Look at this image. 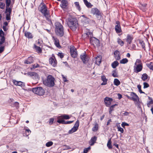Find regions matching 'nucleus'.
I'll return each instance as SVG.
<instances>
[{
  "mask_svg": "<svg viewBox=\"0 0 153 153\" xmlns=\"http://www.w3.org/2000/svg\"><path fill=\"white\" fill-rule=\"evenodd\" d=\"M39 10L47 20L49 22H51L50 10L48 9L47 6L44 3L42 2L40 4L39 6Z\"/></svg>",
  "mask_w": 153,
  "mask_h": 153,
  "instance_id": "f257e3e1",
  "label": "nucleus"
},
{
  "mask_svg": "<svg viewBox=\"0 0 153 153\" xmlns=\"http://www.w3.org/2000/svg\"><path fill=\"white\" fill-rule=\"evenodd\" d=\"M39 10L47 20L49 22H51L50 10L48 9L47 6L44 3L42 2L40 4L39 6Z\"/></svg>",
  "mask_w": 153,
  "mask_h": 153,
  "instance_id": "f03ea898",
  "label": "nucleus"
},
{
  "mask_svg": "<svg viewBox=\"0 0 153 153\" xmlns=\"http://www.w3.org/2000/svg\"><path fill=\"white\" fill-rule=\"evenodd\" d=\"M67 25L71 30L75 31L78 26V21L75 18H69L68 19Z\"/></svg>",
  "mask_w": 153,
  "mask_h": 153,
  "instance_id": "7ed1b4c3",
  "label": "nucleus"
},
{
  "mask_svg": "<svg viewBox=\"0 0 153 153\" xmlns=\"http://www.w3.org/2000/svg\"><path fill=\"white\" fill-rule=\"evenodd\" d=\"M55 32L56 34L62 37L64 34V28L62 24L59 22H56L54 24Z\"/></svg>",
  "mask_w": 153,
  "mask_h": 153,
  "instance_id": "20e7f679",
  "label": "nucleus"
},
{
  "mask_svg": "<svg viewBox=\"0 0 153 153\" xmlns=\"http://www.w3.org/2000/svg\"><path fill=\"white\" fill-rule=\"evenodd\" d=\"M55 78L52 75H49L48 76L46 79L43 80V84L49 87H52L55 85Z\"/></svg>",
  "mask_w": 153,
  "mask_h": 153,
  "instance_id": "39448f33",
  "label": "nucleus"
},
{
  "mask_svg": "<svg viewBox=\"0 0 153 153\" xmlns=\"http://www.w3.org/2000/svg\"><path fill=\"white\" fill-rule=\"evenodd\" d=\"M143 68V64L140 59H137L134 66V71L137 73L140 72Z\"/></svg>",
  "mask_w": 153,
  "mask_h": 153,
  "instance_id": "423d86ee",
  "label": "nucleus"
},
{
  "mask_svg": "<svg viewBox=\"0 0 153 153\" xmlns=\"http://www.w3.org/2000/svg\"><path fill=\"white\" fill-rule=\"evenodd\" d=\"M32 91L34 94L39 96H43L45 92V90L41 87H36L32 88Z\"/></svg>",
  "mask_w": 153,
  "mask_h": 153,
  "instance_id": "0eeeda50",
  "label": "nucleus"
},
{
  "mask_svg": "<svg viewBox=\"0 0 153 153\" xmlns=\"http://www.w3.org/2000/svg\"><path fill=\"white\" fill-rule=\"evenodd\" d=\"M90 13L93 15H95L96 17L99 19L102 17V13L97 8H93L91 9Z\"/></svg>",
  "mask_w": 153,
  "mask_h": 153,
  "instance_id": "6e6552de",
  "label": "nucleus"
},
{
  "mask_svg": "<svg viewBox=\"0 0 153 153\" xmlns=\"http://www.w3.org/2000/svg\"><path fill=\"white\" fill-rule=\"evenodd\" d=\"M70 52L71 56L73 58H76L78 55V53L76 49L73 45L70 46Z\"/></svg>",
  "mask_w": 153,
  "mask_h": 153,
  "instance_id": "1a4fd4ad",
  "label": "nucleus"
},
{
  "mask_svg": "<svg viewBox=\"0 0 153 153\" xmlns=\"http://www.w3.org/2000/svg\"><path fill=\"white\" fill-rule=\"evenodd\" d=\"M90 43L95 47L96 46H100V41L99 40L93 37L90 39Z\"/></svg>",
  "mask_w": 153,
  "mask_h": 153,
  "instance_id": "9d476101",
  "label": "nucleus"
},
{
  "mask_svg": "<svg viewBox=\"0 0 153 153\" xmlns=\"http://www.w3.org/2000/svg\"><path fill=\"white\" fill-rule=\"evenodd\" d=\"M68 2L67 0H62L61 1V4L60 5L61 8L63 10H65L68 9Z\"/></svg>",
  "mask_w": 153,
  "mask_h": 153,
  "instance_id": "9b49d317",
  "label": "nucleus"
},
{
  "mask_svg": "<svg viewBox=\"0 0 153 153\" xmlns=\"http://www.w3.org/2000/svg\"><path fill=\"white\" fill-rule=\"evenodd\" d=\"M49 63L53 67H55L57 65V62L53 54H52V56L49 59Z\"/></svg>",
  "mask_w": 153,
  "mask_h": 153,
  "instance_id": "f8f14e48",
  "label": "nucleus"
},
{
  "mask_svg": "<svg viewBox=\"0 0 153 153\" xmlns=\"http://www.w3.org/2000/svg\"><path fill=\"white\" fill-rule=\"evenodd\" d=\"M116 25L115 27V30L117 33H119L122 32L120 23L118 21H117L116 22Z\"/></svg>",
  "mask_w": 153,
  "mask_h": 153,
  "instance_id": "ddd939ff",
  "label": "nucleus"
},
{
  "mask_svg": "<svg viewBox=\"0 0 153 153\" xmlns=\"http://www.w3.org/2000/svg\"><path fill=\"white\" fill-rule=\"evenodd\" d=\"M4 36V33L2 29H1L0 30V45H1L5 42V38Z\"/></svg>",
  "mask_w": 153,
  "mask_h": 153,
  "instance_id": "4468645a",
  "label": "nucleus"
},
{
  "mask_svg": "<svg viewBox=\"0 0 153 153\" xmlns=\"http://www.w3.org/2000/svg\"><path fill=\"white\" fill-rule=\"evenodd\" d=\"M113 100V99L108 97H105L104 99V102L107 107H109Z\"/></svg>",
  "mask_w": 153,
  "mask_h": 153,
  "instance_id": "2eb2a0df",
  "label": "nucleus"
},
{
  "mask_svg": "<svg viewBox=\"0 0 153 153\" xmlns=\"http://www.w3.org/2000/svg\"><path fill=\"white\" fill-rule=\"evenodd\" d=\"M147 4L146 3H140L139 4V7L143 12H145L147 10Z\"/></svg>",
  "mask_w": 153,
  "mask_h": 153,
  "instance_id": "dca6fc26",
  "label": "nucleus"
},
{
  "mask_svg": "<svg viewBox=\"0 0 153 153\" xmlns=\"http://www.w3.org/2000/svg\"><path fill=\"white\" fill-rule=\"evenodd\" d=\"M27 74L33 79H38L39 77L38 74L34 72H30L28 73Z\"/></svg>",
  "mask_w": 153,
  "mask_h": 153,
  "instance_id": "f3484780",
  "label": "nucleus"
},
{
  "mask_svg": "<svg viewBox=\"0 0 153 153\" xmlns=\"http://www.w3.org/2000/svg\"><path fill=\"white\" fill-rule=\"evenodd\" d=\"M70 117L68 115L64 114L61 116H59L57 117V120H68L70 118Z\"/></svg>",
  "mask_w": 153,
  "mask_h": 153,
  "instance_id": "a211bd4d",
  "label": "nucleus"
},
{
  "mask_svg": "<svg viewBox=\"0 0 153 153\" xmlns=\"http://www.w3.org/2000/svg\"><path fill=\"white\" fill-rule=\"evenodd\" d=\"M126 39L127 42V44H131L132 41L133 39V36L130 34H128Z\"/></svg>",
  "mask_w": 153,
  "mask_h": 153,
  "instance_id": "6ab92c4d",
  "label": "nucleus"
},
{
  "mask_svg": "<svg viewBox=\"0 0 153 153\" xmlns=\"http://www.w3.org/2000/svg\"><path fill=\"white\" fill-rule=\"evenodd\" d=\"M97 140V137L95 136H94L91 138L90 140L89 141V143L91 146H93L96 142Z\"/></svg>",
  "mask_w": 153,
  "mask_h": 153,
  "instance_id": "aec40b11",
  "label": "nucleus"
},
{
  "mask_svg": "<svg viewBox=\"0 0 153 153\" xmlns=\"http://www.w3.org/2000/svg\"><path fill=\"white\" fill-rule=\"evenodd\" d=\"M73 121H65L64 120H57V122L59 124H69L72 123L73 122Z\"/></svg>",
  "mask_w": 153,
  "mask_h": 153,
  "instance_id": "412c9836",
  "label": "nucleus"
},
{
  "mask_svg": "<svg viewBox=\"0 0 153 153\" xmlns=\"http://www.w3.org/2000/svg\"><path fill=\"white\" fill-rule=\"evenodd\" d=\"M95 63L97 65H99L100 64L102 59V57L100 55H99L96 57L95 59Z\"/></svg>",
  "mask_w": 153,
  "mask_h": 153,
  "instance_id": "4be33fe9",
  "label": "nucleus"
},
{
  "mask_svg": "<svg viewBox=\"0 0 153 153\" xmlns=\"http://www.w3.org/2000/svg\"><path fill=\"white\" fill-rule=\"evenodd\" d=\"M53 39H54V43L55 46L58 48H61V46L60 45L59 40L58 39L54 37H53Z\"/></svg>",
  "mask_w": 153,
  "mask_h": 153,
  "instance_id": "5701e85b",
  "label": "nucleus"
},
{
  "mask_svg": "<svg viewBox=\"0 0 153 153\" xmlns=\"http://www.w3.org/2000/svg\"><path fill=\"white\" fill-rule=\"evenodd\" d=\"M33 57L32 56H29L28 58L26 60L24 63L26 64H30L32 63L33 62Z\"/></svg>",
  "mask_w": 153,
  "mask_h": 153,
  "instance_id": "b1692460",
  "label": "nucleus"
},
{
  "mask_svg": "<svg viewBox=\"0 0 153 153\" xmlns=\"http://www.w3.org/2000/svg\"><path fill=\"white\" fill-rule=\"evenodd\" d=\"M33 48L36 50V52L38 53H42V50L39 46H37L36 45H34Z\"/></svg>",
  "mask_w": 153,
  "mask_h": 153,
  "instance_id": "393cba45",
  "label": "nucleus"
},
{
  "mask_svg": "<svg viewBox=\"0 0 153 153\" xmlns=\"http://www.w3.org/2000/svg\"><path fill=\"white\" fill-rule=\"evenodd\" d=\"M13 84L16 85L20 86L21 87H23L25 85L24 83L21 81H17L13 80Z\"/></svg>",
  "mask_w": 153,
  "mask_h": 153,
  "instance_id": "a878e982",
  "label": "nucleus"
},
{
  "mask_svg": "<svg viewBox=\"0 0 153 153\" xmlns=\"http://www.w3.org/2000/svg\"><path fill=\"white\" fill-rule=\"evenodd\" d=\"M80 58L84 63H85L86 61L88 60L85 52L84 54L81 55Z\"/></svg>",
  "mask_w": 153,
  "mask_h": 153,
  "instance_id": "bb28decb",
  "label": "nucleus"
},
{
  "mask_svg": "<svg viewBox=\"0 0 153 153\" xmlns=\"http://www.w3.org/2000/svg\"><path fill=\"white\" fill-rule=\"evenodd\" d=\"M130 96H131V100L133 101L135 100V99H137L139 97L134 92L130 93Z\"/></svg>",
  "mask_w": 153,
  "mask_h": 153,
  "instance_id": "cd10ccee",
  "label": "nucleus"
},
{
  "mask_svg": "<svg viewBox=\"0 0 153 153\" xmlns=\"http://www.w3.org/2000/svg\"><path fill=\"white\" fill-rule=\"evenodd\" d=\"M114 55L116 60H119L120 59V53L118 51L116 50L114 52Z\"/></svg>",
  "mask_w": 153,
  "mask_h": 153,
  "instance_id": "c85d7f7f",
  "label": "nucleus"
},
{
  "mask_svg": "<svg viewBox=\"0 0 153 153\" xmlns=\"http://www.w3.org/2000/svg\"><path fill=\"white\" fill-rule=\"evenodd\" d=\"M101 78V80L103 81V82L101 84V85H106L108 79L106 78L105 76L104 75L102 76Z\"/></svg>",
  "mask_w": 153,
  "mask_h": 153,
  "instance_id": "c756f323",
  "label": "nucleus"
},
{
  "mask_svg": "<svg viewBox=\"0 0 153 153\" xmlns=\"http://www.w3.org/2000/svg\"><path fill=\"white\" fill-rule=\"evenodd\" d=\"M85 33L87 36H88V38L90 40V39L91 38H92L93 36V33L90 31L89 30H87L85 32Z\"/></svg>",
  "mask_w": 153,
  "mask_h": 153,
  "instance_id": "7c9ffc66",
  "label": "nucleus"
},
{
  "mask_svg": "<svg viewBox=\"0 0 153 153\" xmlns=\"http://www.w3.org/2000/svg\"><path fill=\"white\" fill-rule=\"evenodd\" d=\"M25 36L28 39H32L33 36L32 34L29 32L26 31L25 33Z\"/></svg>",
  "mask_w": 153,
  "mask_h": 153,
  "instance_id": "2f4dec72",
  "label": "nucleus"
},
{
  "mask_svg": "<svg viewBox=\"0 0 153 153\" xmlns=\"http://www.w3.org/2000/svg\"><path fill=\"white\" fill-rule=\"evenodd\" d=\"M134 102L135 104L137 105L138 107H140L141 106V102L140 101V98L139 97L135 99V100H134Z\"/></svg>",
  "mask_w": 153,
  "mask_h": 153,
  "instance_id": "473e14b6",
  "label": "nucleus"
},
{
  "mask_svg": "<svg viewBox=\"0 0 153 153\" xmlns=\"http://www.w3.org/2000/svg\"><path fill=\"white\" fill-rule=\"evenodd\" d=\"M139 43L141 45L142 48L144 50H146L145 44L144 41L142 40H139Z\"/></svg>",
  "mask_w": 153,
  "mask_h": 153,
  "instance_id": "72a5a7b5",
  "label": "nucleus"
},
{
  "mask_svg": "<svg viewBox=\"0 0 153 153\" xmlns=\"http://www.w3.org/2000/svg\"><path fill=\"white\" fill-rule=\"evenodd\" d=\"M111 138H110L108 141L107 143V146L109 149H111L112 148V146L111 145Z\"/></svg>",
  "mask_w": 153,
  "mask_h": 153,
  "instance_id": "f704fd0d",
  "label": "nucleus"
},
{
  "mask_svg": "<svg viewBox=\"0 0 153 153\" xmlns=\"http://www.w3.org/2000/svg\"><path fill=\"white\" fill-rule=\"evenodd\" d=\"M148 76L146 73H144L142 75L141 78L144 81H145L147 79Z\"/></svg>",
  "mask_w": 153,
  "mask_h": 153,
  "instance_id": "c9c22d12",
  "label": "nucleus"
},
{
  "mask_svg": "<svg viewBox=\"0 0 153 153\" xmlns=\"http://www.w3.org/2000/svg\"><path fill=\"white\" fill-rule=\"evenodd\" d=\"M117 42L118 44L121 46H123L124 44V42L119 38H117Z\"/></svg>",
  "mask_w": 153,
  "mask_h": 153,
  "instance_id": "e433bc0d",
  "label": "nucleus"
},
{
  "mask_svg": "<svg viewBox=\"0 0 153 153\" xmlns=\"http://www.w3.org/2000/svg\"><path fill=\"white\" fill-rule=\"evenodd\" d=\"M31 132L30 131L29 129H26L25 130V132L23 133L24 136H28Z\"/></svg>",
  "mask_w": 153,
  "mask_h": 153,
  "instance_id": "4c0bfd02",
  "label": "nucleus"
},
{
  "mask_svg": "<svg viewBox=\"0 0 153 153\" xmlns=\"http://www.w3.org/2000/svg\"><path fill=\"white\" fill-rule=\"evenodd\" d=\"M118 65L119 63L117 61H114L111 64L112 67L114 68H115Z\"/></svg>",
  "mask_w": 153,
  "mask_h": 153,
  "instance_id": "58836bf2",
  "label": "nucleus"
},
{
  "mask_svg": "<svg viewBox=\"0 0 153 153\" xmlns=\"http://www.w3.org/2000/svg\"><path fill=\"white\" fill-rule=\"evenodd\" d=\"M114 85L116 86H118L120 84V82L118 79L115 78L114 81Z\"/></svg>",
  "mask_w": 153,
  "mask_h": 153,
  "instance_id": "ea45409f",
  "label": "nucleus"
},
{
  "mask_svg": "<svg viewBox=\"0 0 153 153\" xmlns=\"http://www.w3.org/2000/svg\"><path fill=\"white\" fill-rule=\"evenodd\" d=\"M85 4L86 6L88 8H91L93 5L91 4V3L88 2L87 1L84 3Z\"/></svg>",
  "mask_w": 153,
  "mask_h": 153,
  "instance_id": "a19ab883",
  "label": "nucleus"
},
{
  "mask_svg": "<svg viewBox=\"0 0 153 153\" xmlns=\"http://www.w3.org/2000/svg\"><path fill=\"white\" fill-rule=\"evenodd\" d=\"M147 66L150 70H153V62L147 64Z\"/></svg>",
  "mask_w": 153,
  "mask_h": 153,
  "instance_id": "79ce46f5",
  "label": "nucleus"
},
{
  "mask_svg": "<svg viewBox=\"0 0 153 153\" xmlns=\"http://www.w3.org/2000/svg\"><path fill=\"white\" fill-rule=\"evenodd\" d=\"M19 103L17 102H14L13 104H12L11 106L12 107H15L16 108H18L19 107Z\"/></svg>",
  "mask_w": 153,
  "mask_h": 153,
  "instance_id": "37998d69",
  "label": "nucleus"
},
{
  "mask_svg": "<svg viewBox=\"0 0 153 153\" xmlns=\"http://www.w3.org/2000/svg\"><path fill=\"white\" fill-rule=\"evenodd\" d=\"M112 76L114 77H117L118 76V75L116 71V69L114 70L112 72Z\"/></svg>",
  "mask_w": 153,
  "mask_h": 153,
  "instance_id": "c03bdc74",
  "label": "nucleus"
},
{
  "mask_svg": "<svg viewBox=\"0 0 153 153\" xmlns=\"http://www.w3.org/2000/svg\"><path fill=\"white\" fill-rule=\"evenodd\" d=\"M128 62V59L126 58H124L120 61V63L125 64Z\"/></svg>",
  "mask_w": 153,
  "mask_h": 153,
  "instance_id": "a18cd8bd",
  "label": "nucleus"
},
{
  "mask_svg": "<svg viewBox=\"0 0 153 153\" xmlns=\"http://www.w3.org/2000/svg\"><path fill=\"white\" fill-rule=\"evenodd\" d=\"M82 38L85 41L88 40L89 39L88 36L85 34V33H84L82 36Z\"/></svg>",
  "mask_w": 153,
  "mask_h": 153,
  "instance_id": "49530a36",
  "label": "nucleus"
},
{
  "mask_svg": "<svg viewBox=\"0 0 153 153\" xmlns=\"http://www.w3.org/2000/svg\"><path fill=\"white\" fill-rule=\"evenodd\" d=\"M74 4L77 9L80 11L81 10V8L79 2H76L74 3Z\"/></svg>",
  "mask_w": 153,
  "mask_h": 153,
  "instance_id": "de8ad7c7",
  "label": "nucleus"
},
{
  "mask_svg": "<svg viewBox=\"0 0 153 153\" xmlns=\"http://www.w3.org/2000/svg\"><path fill=\"white\" fill-rule=\"evenodd\" d=\"M79 126V121L78 120H77L76 122L74 127V128L78 129V127Z\"/></svg>",
  "mask_w": 153,
  "mask_h": 153,
  "instance_id": "09e8293b",
  "label": "nucleus"
},
{
  "mask_svg": "<svg viewBox=\"0 0 153 153\" xmlns=\"http://www.w3.org/2000/svg\"><path fill=\"white\" fill-rule=\"evenodd\" d=\"M117 105L116 104L115 105H112L111 107H110L109 110V113L110 114H111L112 112L114 110V108L115 105Z\"/></svg>",
  "mask_w": 153,
  "mask_h": 153,
  "instance_id": "8fccbe9b",
  "label": "nucleus"
},
{
  "mask_svg": "<svg viewBox=\"0 0 153 153\" xmlns=\"http://www.w3.org/2000/svg\"><path fill=\"white\" fill-rule=\"evenodd\" d=\"M98 124L96 123L94 126L92 128V131H96L98 130Z\"/></svg>",
  "mask_w": 153,
  "mask_h": 153,
  "instance_id": "3c124183",
  "label": "nucleus"
},
{
  "mask_svg": "<svg viewBox=\"0 0 153 153\" xmlns=\"http://www.w3.org/2000/svg\"><path fill=\"white\" fill-rule=\"evenodd\" d=\"M77 129L75 128H74V127H73L71 130H69L68 131L69 134H72L76 131Z\"/></svg>",
  "mask_w": 153,
  "mask_h": 153,
  "instance_id": "603ef678",
  "label": "nucleus"
},
{
  "mask_svg": "<svg viewBox=\"0 0 153 153\" xmlns=\"http://www.w3.org/2000/svg\"><path fill=\"white\" fill-rule=\"evenodd\" d=\"M91 148L90 146L87 148H85L83 150V153H87L91 149Z\"/></svg>",
  "mask_w": 153,
  "mask_h": 153,
  "instance_id": "864d4df0",
  "label": "nucleus"
},
{
  "mask_svg": "<svg viewBox=\"0 0 153 153\" xmlns=\"http://www.w3.org/2000/svg\"><path fill=\"white\" fill-rule=\"evenodd\" d=\"M12 11V9L11 8L9 7L8 8V7H6V9L5 13H6L7 14H11V13Z\"/></svg>",
  "mask_w": 153,
  "mask_h": 153,
  "instance_id": "5fc2aeb1",
  "label": "nucleus"
},
{
  "mask_svg": "<svg viewBox=\"0 0 153 153\" xmlns=\"http://www.w3.org/2000/svg\"><path fill=\"white\" fill-rule=\"evenodd\" d=\"M117 129L118 131H120L121 133H124V129L120 127V126H117Z\"/></svg>",
  "mask_w": 153,
  "mask_h": 153,
  "instance_id": "6e6d98bb",
  "label": "nucleus"
},
{
  "mask_svg": "<svg viewBox=\"0 0 153 153\" xmlns=\"http://www.w3.org/2000/svg\"><path fill=\"white\" fill-rule=\"evenodd\" d=\"M53 142L52 141L48 142L46 144V146L47 147H49L52 146L53 144Z\"/></svg>",
  "mask_w": 153,
  "mask_h": 153,
  "instance_id": "4d7b16f0",
  "label": "nucleus"
},
{
  "mask_svg": "<svg viewBox=\"0 0 153 153\" xmlns=\"http://www.w3.org/2000/svg\"><path fill=\"white\" fill-rule=\"evenodd\" d=\"M11 3V0H6V7H8L10 5Z\"/></svg>",
  "mask_w": 153,
  "mask_h": 153,
  "instance_id": "13d9d810",
  "label": "nucleus"
},
{
  "mask_svg": "<svg viewBox=\"0 0 153 153\" xmlns=\"http://www.w3.org/2000/svg\"><path fill=\"white\" fill-rule=\"evenodd\" d=\"M54 119L53 118H51L50 119L49 121V124L50 125H51L53 123Z\"/></svg>",
  "mask_w": 153,
  "mask_h": 153,
  "instance_id": "bf43d9fd",
  "label": "nucleus"
},
{
  "mask_svg": "<svg viewBox=\"0 0 153 153\" xmlns=\"http://www.w3.org/2000/svg\"><path fill=\"white\" fill-rule=\"evenodd\" d=\"M34 45H36L37 46L39 45V46H41V43H40V39H38L37 41H36V43L34 44Z\"/></svg>",
  "mask_w": 153,
  "mask_h": 153,
  "instance_id": "052dcab7",
  "label": "nucleus"
},
{
  "mask_svg": "<svg viewBox=\"0 0 153 153\" xmlns=\"http://www.w3.org/2000/svg\"><path fill=\"white\" fill-rule=\"evenodd\" d=\"M57 55L61 59L63 58L64 56V53L61 52H59Z\"/></svg>",
  "mask_w": 153,
  "mask_h": 153,
  "instance_id": "680f3d73",
  "label": "nucleus"
},
{
  "mask_svg": "<svg viewBox=\"0 0 153 153\" xmlns=\"http://www.w3.org/2000/svg\"><path fill=\"white\" fill-rule=\"evenodd\" d=\"M121 126L123 128H125V126H129V124L123 122L121 124Z\"/></svg>",
  "mask_w": 153,
  "mask_h": 153,
  "instance_id": "e2e57ef3",
  "label": "nucleus"
},
{
  "mask_svg": "<svg viewBox=\"0 0 153 153\" xmlns=\"http://www.w3.org/2000/svg\"><path fill=\"white\" fill-rule=\"evenodd\" d=\"M143 88H146L149 87V85L146 82H144L143 83Z\"/></svg>",
  "mask_w": 153,
  "mask_h": 153,
  "instance_id": "0e129e2a",
  "label": "nucleus"
},
{
  "mask_svg": "<svg viewBox=\"0 0 153 153\" xmlns=\"http://www.w3.org/2000/svg\"><path fill=\"white\" fill-rule=\"evenodd\" d=\"M10 14L6 13V19L7 20H10Z\"/></svg>",
  "mask_w": 153,
  "mask_h": 153,
  "instance_id": "69168bd1",
  "label": "nucleus"
},
{
  "mask_svg": "<svg viewBox=\"0 0 153 153\" xmlns=\"http://www.w3.org/2000/svg\"><path fill=\"white\" fill-rule=\"evenodd\" d=\"M151 104H153V100L148 102L147 103V105L148 107H149Z\"/></svg>",
  "mask_w": 153,
  "mask_h": 153,
  "instance_id": "338daca9",
  "label": "nucleus"
},
{
  "mask_svg": "<svg viewBox=\"0 0 153 153\" xmlns=\"http://www.w3.org/2000/svg\"><path fill=\"white\" fill-rule=\"evenodd\" d=\"M5 7V4L2 2H0V8L3 9Z\"/></svg>",
  "mask_w": 153,
  "mask_h": 153,
  "instance_id": "774afa93",
  "label": "nucleus"
}]
</instances>
